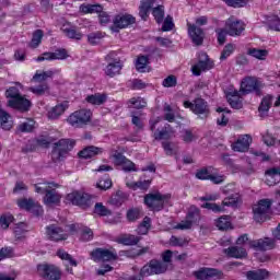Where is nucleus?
<instances>
[{
    "mask_svg": "<svg viewBox=\"0 0 280 280\" xmlns=\"http://www.w3.org/2000/svg\"><path fill=\"white\" fill-rule=\"evenodd\" d=\"M171 195H163L161 192L147 194L144 196V205L151 211H163L165 203L168 202Z\"/></svg>",
    "mask_w": 280,
    "mask_h": 280,
    "instance_id": "f257e3e1",
    "label": "nucleus"
},
{
    "mask_svg": "<svg viewBox=\"0 0 280 280\" xmlns=\"http://www.w3.org/2000/svg\"><path fill=\"white\" fill-rule=\"evenodd\" d=\"M75 145V141L70 139H61L55 143V147L51 152V160L54 163H58V161H62L69 152L73 150Z\"/></svg>",
    "mask_w": 280,
    "mask_h": 280,
    "instance_id": "f03ea898",
    "label": "nucleus"
},
{
    "mask_svg": "<svg viewBox=\"0 0 280 280\" xmlns=\"http://www.w3.org/2000/svg\"><path fill=\"white\" fill-rule=\"evenodd\" d=\"M167 264L161 260L151 259L140 269L138 275L145 279V277H152L154 275H165L167 272Z\"/></svg>",
    "mask_w": 280,
    "mask_h": 280,
    "instance_id": "7ed1b4c3",
    "label": "nucleus"
},
{
    "mask_svg": "<svg viewBox=\"0 0 280 280\" xmlns=\"http://www.w3.org/2000/svg\"><path fill=\"white\" fill-rule=\"evenodd\" d=\"M93 117V113L89 109H79L73 112L67 119L68 124L72 126V128H84V126H89L91 124V118Z\"/></svg>",
    "mask_w": 280,
    "mask_h": 280,
    "instance_id": "20e7f679",
    "label": "nucleus"
},
{
    "mask_svg": "<svg viewBox=\"0 0 280 280\" xmlns=\"http://www.w3.org/2000/svg\"><path fill=\"white\" fill-rule=\"evenodd\" d=\"M184 108H189L191 113L199 116V119H207L211 115L209 103L205 98H196L192 103L185 101Z\"/></svg>",
    "mask_w": 280,
    "mask_h": 280,
    "instance_id": "39448f33",
    "label": "nucleus"
},
{
    "mask_svg": "<svg viewBox=\"0 0 280 280\" xmlns=\"http://www.w3.org/2000/svg\"><path fill=\"white\" fill-rule=\"evenodd\" d=\"M272 207V200L261 199L257 205L253 207L254 220L256 222H266L270 218V209Z\"/></svg>",
    "mask_w": 280,
    "mask_h": 280,
    "instance_id": "423d86ee",
    "label": "nucleus"
},
{
    "mask_svg": "<svg viewBox=\"0 0 280 280\" xmlns=\"http://www.w3.org/2000/svg\"><path fill=\"white\" fill-rule=\"evenodd\" d=\"M68 202L80 207L81 209H89L93 207V200L91 199V195L80 191H73L67 195Z\"/></svg>",
    "mask_w": 280,
    "mask_h": 280,
    "instance_id": "0eeeda50",
    "label": "nucleus"
},
{
    "mask_svg": "<svg viewBox=\"0 0 280 280\" xmlns=\"http://www.w3.org/2000/svg\"><path fill=\"white\" fill-rule=\"evenodd\" d=\"M37 272L39 277L48 280H60L62 277L60 268L56 267L55 265H38Z\"/></svg>",
    "mask_w": 280,
    "mask_h": 280,
    "instance_id": "6e6552de",
    "label": "nucleus"
},
{
    "mask_svg": "<svg viewBox=\"0 0 280 280\" xmlns=\"http://www.w3.org/2000/svg\"><path fill=\"white\" fill-rule=\"evenodd\" d=\"M244 30H246V24L235 18H230L225 22V32L229 36H242Z\"/></svg>",
    "mask_w": 280,
    "mask_h": 280,
    "instance_id": "1a4fd4ad",
    "label": "nucleus"
},
{
    "mask_svg": "<svg viewBox=\"0 0 280 280\" xmlns=\"http://www.w3.org/2000/svg\"><path fill=\"white\" fill-rule=\"evenodd\" d=\"M91 257L94 261H115L117 252L104 248H96L91 252Z\"/></svg>",
    "mask_w": 280,
    "mask_h": 280,
    "instance_id": "9d476101",
    "label": "nucleus"
},
{
    "mask_svg": "<svg viewBox=\"0 0 280 280\" xmlns=\"http://www.w3.org/2000/svg\"><path fill=\"white\" fill-rule=\"evenodd\" d=\"M114 56H115V52H112L105 57V60L108 62V65L105 68V73L109 78H115V75H119V73L121 72V68H122L121 61H119V59L113 60Z\"/></svg>",
    "mask_w": 280,
    "mask_h": 280,
    "instance_id": "9b49d317",
    "label": "nucleus"
},
{
    "mask_svg": "<svg viewBox=\"0 0 280 280\" xmlns=\"http://www.w3.org/2000/svg\"><path fill=\"white\" fill-rule=\"evenodd\" d=\"M242 93H256V95H261V82L256 78H247L241 83Z\"/></svg>",
    "mask_w": 280,
    "mask_h": 280,
    "instance_id": "f8f14e48",
    "label": "nucleus"
},
{
    "mask_svg": "<svg viewBox=\"0 0 280 280\" xmlns=\"http://www.w3.org/2000/svg\"><path fill=\"white\" fill-rule=\"evenodd\" d=\"M188 35L191 38V42L197 47H200L205 43V31L198 27L196 24L187 23Z\"/></svg>",
    "mask_w": 280,
    "mask_h": 280,
    "instance_id": "ddd939ff",
    "label": "nucleus"
},
{
    "mask_svg": "<svg viewBox=\"0 0 280 280\" xmlns=\"http://www.w3.org/2000/svg\"><path fill=\"white\" fill-rule=\"evenodd\" d=\"M46 235L51 242H62L69 237V234L62 228L51 224L46 228Z\"/></svg>",
    "mask_w": 280,
    "mask_h": 280,
    "instance_id": "4468645a",
    "label": "nucleus"
},
{
    "mask_svg": "<svg viewBox=\"0 0 280 280\" xmlns=\"http://www.w3.org/2000/svg\"><path fill=\"white\" fill-rule=\"evenodd\" d=\"M18 206L20 209H24L25 211H32L35 215H43V207L32 198L19 199Z\"/></svg>",
    "mask_w": 280,
    "mask_h": 280,
    "instance_id": "2eb2a0df",
    "label": "nucleus"
},
{
    "mask_svg": "<svg viewBox=\"0 0 280 280\" xmlns=\"http://www.w3.org/2000/svg\"><path fill=\"white\" fill-rule=\"evenodd\" d=\"M192 275L198 280H218L222 276V272L213 268H201L197 271H194Z\"/></svg>",
    "mask_w": 280,
    "mask_h": 280,
    "instance_id": "dca6fc26",
    "label": "nucleus"
},
{
    "mask_svg": "<svg viewBox=\"0 0 280 280\" xmlns=\"http://www.w3.org/2000/svg\"><path fill=\"white\" fill-rule=\"evenodd\" d=\"M277 246L275 238L265 237L256 241L249 242V248H255L256 250H272Z\"/></svg>",
    "mask_w": 280,
    "mask_h": 280,
    "instance_id": "f3484780",
    "label": "nucleus"
},
{
    "mask_svg": "<svg viewBox=\"0 0 280 280\" xmlns=\"http://www.w3.org/2000/svg\"><path fill=\"white\" fill-rule=\"evenodd\" d=\"M250 143H253V138L249 135H243L232 143V150L234 152H248Z\"/></svg>",
    "mask_w": 280,
    "mask_h": 280,
    "instance_id": "a211bd4d",
    "label": "nucleus"
},
{
    "mask_svg": "<svg viewBox=\"0 0 280 280\" xmlns=\"http://www.w3.org/2000/svg\"><path fill=\"white\" fill-rule=\"evenodd\" d=\"M153 137L155 141H170L172 137H174V127L170 124H165L162 129H158L154 133Z\"/></svg>",
    "mask_w": 280,
    "mask_h": 280,
    "instance_id": "6ab92c4d",
    "label": "nucleus"
},
{
    "mask_svg": "<svg viewBox=\"0 0 280 280\" xmlns=\"http://www.w3.org/2000/svg\"><path fill=\"white\" fill-rule=\"evenodd\" d=\"M8 106L10 108H16L18 110L27 112L30 110V106H32V102L20 95L15 100H9Z\"/></svg>",
    "mask_w": 280,
    "mask_h": 280,
    "instance_id": "aec40b11",
    "label": "nucleus"
},
{
    "mask_svg": "<svg viewBox=\"0 0 280 280\" xmlns=\"http://www.w3.org/2000/svg\"><path fill=\"white\" fill-rule=\"evenodd\" d=\"M100 154H104V148L89 145L81 150L78 155L80 159H94V156H100Z\"/></svg>",
    "mask_w": 280,
    "mask_h": 280,
    "instance_id": "412c9836",
    "label": "nucleus"
},
{
    "mask_svg": "<svg viewBox=\"0 0 280 280\" xmlns=\"http://www.w3.org/2000/svg\"><path fill=\"white\" fill-rule=\"evenodd\" d=\"M136 19L130 14L126 15H116L114 19V28L115 30H124V27H128V25L135 24Z\"/></svg>",
    "mask_w": 280,
    "mask_h": 280,
    "instance_id": "4be33fe9",
    "label": "nucleus"
},
{
    "mask_svg": "<svg viewBox=\"0 0 280 280\" xmlns=\"http://www.w3.org/2000/svg\"><path fill=\"white\" fill-rule=\"evenodd\" d=\"M223 253L226 255V257H231L233 259H244L248 257L246 248L240 246L228 247L223 249Z\"/></svg>",
    "mask_w": 280,
    "mask_h": 280,
    "instance_id": "5701e85b",
    "label": "nucleus"
},
{
    "mask_svg": "<svg viewBox=\"0 0 280 280\" xmlns=\"http://www.w3.org/2000/svg\"><path fill=\"white\" fill-rule=\"evenodd\" d=\"M156 5V0H141L139 7V16L142 21H148L150 16V10Z\"/></svg>",
    "mask_w": 280,
    "mask_h": 280,
    "instance_id": "b1692460",
    "label": "nucleus"
},
{
    "mask_svg": "<svg viewBox=\"0 0 280 280\" xmlns=\"http://www.w3.org/2000/svg\"><path fill=\"white\" fill-rule=\"evenodd\" d=\"M266 184L269 187L278 185L280 183V168H270L265 172Z\"/></svg>",
    "mask_w": 280,
    "mask_h": 280,
    "instance_id": "393cba45",
    "label": "nucleus"
},
{
    "mask_svg": "<svg viewBox=\"0 0 280 280\" xmlns=\"http://www.w3.org/2000/svg\"><path fill=\"white\" fill-rule=\"evenodd\" d=\"M241 205H242V196L237 192L225 197L222 201L223 208L231 207L232 209H237V207H240Z\"/></svg>",
    "mask_w": 280,
    "mask_h": 280,
    "instance_id": "a878e982",
    "label": "nucleus"
},
{
    "mask_svg": "<svg viewBox=\"0 0 280 280\" xmlns=\"http://www.w3.org/2000/svg\"><path fill=\"white\" fill-rule=\"evenodd\" d=\"M61 198L62 196H60V194L52 188L44 196V205H47V207H51V205H60Z\"/></svg>",
    "mask_w": 280,
    "mask_h": 280,
    "instance_id": "bb28decb",
    "label": "nucleus"
},
{
    "mask_svg": "<svg viewBox=\"0 0 280 280\" xmlns=\"http://www.w3.org/2000/svg\"><path fill=\"white\" fill-rule=\"evenodd\" d=\"M213 69V62L211 60H199L197 65L192 66L191 71L194 75H200L202 71H209Z\"/></svg>",
    "mask_w": 280,
    "mask_h": 280,
    "instance_id": "cd10ccee",
    "label": "nucleus"
},
{
    "mask_svg": "<svg viewBox=\"0 0 280 280\" xmlns=\"http://www.w3.org/2000/svg\"><path fill=\"white\" fill-rule=\"evenodd\" d=\"M141 242V236H136L133 234H122L118 237V244L124 246H137Z\"/></svg>",
    "mask_w": 280,
    "mask_h": 280,
    "instance_id": "c85d7f7f",
    "label": "nucleus"
},
{
    "mask_svg": "<svg viewBox=\"0 0 280 280\" xmlns=\"http://www.w3.org/2000/svg\"><path fill=\"white\" fill-rule=\"evenodd\" d=\"M245 277L248 280H265L270 277V272L266 269L250 270L245 273Z\"/></svg>",
    "mask_w": 280,
    "mask_h": 280,
    "instance_id": "c756f323",
    "label": "nucleus"
},
{
    "mask_svg": "<svg viewBox=\"0 0 280 280\" xmlns=\"http://www.w3.org/2000/svg\"><path fill=\"white\" fill-rule=\"evenodd\" d=\"M228 102L230 106L236 110H240L244 106L242 98L240 97V92L237 91H233L228 94Z\"/></svg>",
    "mask_w": 280,
    "mask_h": 280,
    "instance_id": "7c9ffc66",
    "label": "nucleus"
},
{
    "mask_svg": "<svg viewBox=\"0 0 280 280\" xmlns=\"http://www.w3.org/2000/svg\"><path fill=\"white\" fill-rule=\"evenodd\" d=\"M61 31L68 38H72L74 40H82V33H80V31L75 30L74 27L63 25L61 27Z\"/></svg>",
    "mask_w": 280,
    "mask_h": 280,
    "instance_id": "2f4dec72",
    "label": "nucleus"
},
{
    "mask_svg": "<svg viewBox=\"0 0 280 280\" xmlns=\"http://www.w3.org/2000/svg\"><path fill=\"white\" fill-rule=\"evenodd\" d=\"M107 97L106 94H92L89 95L85 101L88 104H92L93 106H102V104H104L106 102Z\"/></svg>",
    "mask_w": 280,
    "mask_h": 280,
    "instance_id": "473e14b6",
    "label": "nucleus"
},
{
    "mask_svg": "<svg viewBox=\"0 0 280 280\" xmlns=\"http://www.w3.org/2000/svg\"><path fill=\"white\" fill-rule=\"evenodd\" d=\"M163 120L168 121V124H174L176 121V114L172 105L165 103L163 107Z\"/></svg>",
    "mask_w": 280,
    "mask_h": 280,
    "instance_id": "72a5a7b5",
    "label": "nucleus"
},
{
    "mask_svg": "<svg viewBox=\"0 0 280 280\" xmlns=\"http://www.w3.org/2000/svg\"><path fill=\"white\" fill-rule=\"evenodd\" d=\"M186 219L192 224H198L200 222V210L196 206H190Z\"/></svg>",
    "mask_w": 280,
    "mask_h": 280,
    "instance_id": "f704fd0d",
    "label": "nucleus"
},
{
    "mask_svg": "<svg viewBox=\"0 0 280 280\" xmlns=\"http://www.w3.org/2000/svg\"><path fill=\"white\" fill-rule=\"evenodd\" d=\"M67 110L66 104H59L48 112V119H58Z\"/></svg>",
    "mask_w": 280,
    "mask_h": 280,
    "instance_id": "c9c22d12",
    "label": "nucleus"
},
{
    "mask_svg": "<svg viewBox=\"0 0 280 280\" xmlns=\"http://www.w3.org/2000/svg\"><path fill=\"white\" fill-rule=\"evenodd\" d=\"M94 213L96 215H100L101 218H106L108 215H113V211H110V209L106 208V206H104V203H102V202L95 203Z\"/></svg>",
    "mask_w": 280,
    "mask_h": 280,
    "instance_id": "e433bc0d",
    "label": "nucleus"
},
{
    "mask_svg": "<svg viewBox=\"0 0 280 280\" xmlns=\"http://www.w3.org/2000/svg\"><path fill=\"white\" fill-rule=\"evenodd\" d=\"M248 56L256 58L257 60H266L268 58V50L258 49V48H249L247 50Z\"/></svg>",
    "mask_w": 280,
    "mask_h": 280,
    "instance_id": "4c0bfd02",
    "label": "nucleus"
},
{
    "mask_svg": "<svg viewBox=\"0 0 280 280\" xmlns=\"http://www.w3.org/2000/svg\"><path fill=\"white\" fill-rule=\"evenodd\" d=\"M36 194H47V191L51 190L52 187H58V185L54 183H38L34 185Z\"/></svg>",
    "mask_w": 280,
    "mask_h": 280,
    "instance_id": "58836bf2",
    "label": "nucleus"
},
{
    "mask_svg": "<svg viewBox=\"0 0 280 280\" xmlns=\"http://www.w3.org/2000/svg\"><path fill=\"white\" fill-rule=\"evenodd\" d=\"M152 15L154 16L156 23H163V19H165V7L158 4L155 8H153Z\"/></svg>",
    "mask_w": 280,
    "mask_h": 280,
    "instance_id": "ea45409f",
    "label": "nucleus"
},
{
    "mask_svg": "<svg viewBox=\"0 0 280 280\" xmlns=\"http://www.w3.org/2000/svg\"><path fill=\"white\" fill-rule=\"evenodd\" d=\"M102 10H104V8L100 4H82L81 5V11L84 12V14H93L95 12L100 14Z\"/></svg>",
    "mask_w": 280,
    "mask_h": 280,
    "instance_id": "a19ab883",
    "label": "nucleus"
},
{
    "mask_svg": "<svg viewBox=\"0 0 280 280\" xmlns=\"http://www.w3.org/2000/svg\"><path fill=\"white\" fill-rule=\"evenodd\" d=\"M150 63V59H148V56H139L136 61V69L140 73H145V68Z\"/></svg>",
    "mask_w": 280,
    "mask_h": 280,
    "instance_id": "79ce46f5",
    "label": "nucleus"
},
{
    "mask_svg": "<svg viewBox=\"0 0 280 280\" xmlns=\"http://www.w3.org/2000/svg\"><path fill=\"white\" fill-rule=\"evenodd\" d=\"M43 31L42 30H36L33 33V37L32 40L30 43V47H32V49H36V47H38V45H40V43H43Z\"/></svg>",
    "mask_w": 280,
    "mask_h": 280,
    "instance_id": "37998d69",
    "label": "nucleus"
},
{
    "mask_svg": "<svg viewBox=\"0 0 280 280\" xmlns=\"http://www.w3.org/2000/svg\"><path fill=\"white\" fill-rule=\"evenodd\" d=\"M201 209H208V211H213V213H224L225 209L223 205L218 203H211V202H205L201 205Z\"/></svg>",
    "mask_w": 280,
    "mask_h": 280,
    "instance_id": "c03bdc74",
    "label": "nucleus"
},
{
    "mask_svg": "<svg viewBox=\"0 0 280 280\" xmlns=\"http://www.w3.org/2000/svg\"><path fill=\"white\" fill-rule=\"evenodd\" d=\"M104 36H106V33H102L100 31L90 33L88 35V42L90 43V45H100V42L102 40V38H104Z\"/></svg>",
    "mask_w": 280,
    "mask_h": 280,
    "instance_id": "a18cd8bd",
    "label": "nucleus"
},
{
    "mask_svg": "<svg viewBox=\"0 0 280 280\" xmlns=\"http://www.w3.org/2000/svg\"><path fill=\"white\" fill-rule=\"evenodd\" d=\"M270 106H272V96H265L258 107L259 113L264 115V113H268L270 110Z\"/></svg>",
    "mask_w": 280,
    "mask_h": 280,
    "instance_id": "49530a36",
    "label": "nucleus"
},
{
    "mask_svg": "<svg viewBox=\"0 0 280 280\" xmlns=\"http://www.w3.org/2000/svg\"><path fill=\"white\" fill-rule=\"evenodd\" d=\"M267 25L269 30H272L273 32H280V19L277 15L269 16L267 19Z\"/></svg>",
    "mask_w": 280,
    "mask_h": 280,
    "instance_id": "de8ad7c7",
    "label": "nucleus"
},
{
    "mask_svg": "<svg viewBox=\"0 0 280 280\" xmlns=\"http://www.w3.org/2000/svg\"><path fill=\"white\" fill-rule=\"evenodd\" d=\"M48 78H54V71L48 70V71H37L34 77L33 80H35V82H45V80H47Z\"/></svg>",
    "mask_w": 280,
    "mask_h": 280,
    "instance_id": "09e8293b",
    "label": "nucleus"
},
{
    "mask_svg": "<svg viewBox=\"0 0 280 280\" xmlns=\"http://www.w3.org/2000/svg\"><path fill=\"white\" fill-rule=\"evenodd\" d=\"M129 106H133V108H137L138 110L141 108H145L148 106V102L141 97H132L128 102Z\"/></svg>",
    "mask_w": 280,
    "mask_h": 280,
    "instance_id": "8fccbe9b",
    "label": "nucleus"
},
{
    "mask_svg": "<svg viewBox=\"0 0 280 280\" xmlns=\"http://www.w3.org/2000/svg\"><path fill=\"white\" fill-rule=\"evenodd\" d=\"M57 255L60 259H63L65 261H69L70 266H74V267L78 266V261L73 259L71 254L65 252V249H59L57 252Z\"/></svg>",
    "mask_w": 280,
    "mask_h": 280,
    "instance_id": "3c124183",
    "label": "nucleus"
},
{
    "mask_svg": "<svg viewBox=\"0 0 280 280\" xmlns=\"http://www.w3.org/2000/svg\"><path fill=\"white\" fill-rule=\"evenodd\" d=\"M217 226L219 231H228V229H231V220L226 215L221 217L217 220Z\"/></svg>",
    "mask_w": 280,
    "mask_h": 280,
    "instance_id": "603ef678",
    "label": "nucleus"
},
{
    "mask_svg": "<svg viewBox=\"0 0 280 280\" xmlns=\"http://www.w3.org/2000/svg\"><path fill=\"white\" fill-rule=\"evenodd\" d=\"M12 222H14V217L11 213H5L0 217L1 229H9Z\"/></svg>",
    "mask_w": 280,
    "mask_h": 280,
    "instance_id": "864d4df0",
    "label": "nucleus"
},
{
    "mask_svg": "<svg viewBox=\"0 0 280 280\" xmlns=\"http://www.w3.org/2000/svg\"><path fill=\"white\" fill-rule=\"evenodd\" d=\"M96 187L103 191H106V189H110V187H113V180H110L108 177H103L98 180Z\"/></svg>",
    "mask_w": 280,
    "mask_h": 280,
    "instance_id": "5fc2aeb1",
    "label": "nucleus"
},
{
    "mask_svg": "<svg viewBox=\"0 0 280 280\" xmlns=\"http://www.w3.org/2000/svg\"><path fill=\"white\" fill-rule=\"evenodd\" d=\"M235 51V45L233 44H228L224 46L223 50L221 51L220 60H226L231 54Z\"/></svg>",
    "mask_w": 280,
    "mask_h": 280,
    "instance_id": "6e6d98bb",
    "label": "nucleus"
},
{
    "mask_svg": "<svg viewBox=\"0 0 280 280\" xmlns=\"http://www.w3.org/2000/svg\"><path fill=\"white\" fill-rule=\"evenodd\" d=\"M32 93L35 95H45L49 92V85L47 83L31 88Z\"/></svg>",
    "mask_w": 280,
    "mask_h": 280,
    "instance_id": "4d7b16f0",
    "label": "nucleus"
},
{
    "mask_svg": "<svg viewBox=\"0 0 280 280\" xmlns=\"http://www.w3.org/2000/svg\"><path fill=\"white\" fill-rule=\"evenodd\" d=\"M67 58H69V54L65 48L57 49L52 52V60H67Z\"/></svg>",
    "mask_w": 280,
    "mask_h": 280,
    "instance_id": "13d9d810",
    "label": "nucleus"
},
{
    "mask_svg": "<svg viewBox=\"0 0 280 280\" xmlns=\"http://www.w3.org/2000/svg\"><path fill=\"white\" fill-rule=\"evenodd\" d=\"M174 30V19L172 15H167L162 25V32H172Z\"/></svg>",
    "mask_w": 280,
    "mask_h": 280,
    "instance_id": "bf43d9fd",
    "label": "nucleus"
},
{
    "mask_svg": "<svg viewBox=\"0 0 280 280\" xmlns=\"http://www.w3.org/2000/svg\"><path fill=\"white\" fill-rule=\"evenodd\" d=\"M120 166L122 167L124 172H137V165L128 158H126V160L122 162V165Z\"/></svg>",
    "mask_w": 280,
    "mask_h": 280,
    "instance_id": "052dcab7",
    "label": "nucleus"
},
{
    "mask_svg": "<svg viewBox=\"0 0 280 280\" xmlns=\"http://www.w3.org/2000/svg\"><path fill=\"white\" fill-rule=\"evenodd\" d=\"M141 218V210L138 208H133L131 210H128L127 212V219L129 222H135V220H139Z\"/></svg>",
    "mask_w": 280,
    "mask_h": 280,
    "instance_id": "680f3d73",
    "label": "nucleus"
},
{
    "mask_svg": "<svg viewBox=\"0 0 280 280\" xmlns=\"http://www.w3.org/2000/svg\"><path fill=\"white\" fill-rule=\"evenodd\" d=\"M21 96V92L18 90L16 86H11L5 91V97L10 100H18Z\"/></svg>",
    "mask_w": 280,
    "mask_h": 280,
    "instance_id": "e2e57ef3",
    "label": "nucleus"
},
{
    "mask_svg": "<svg viewBox=\"0 0 280 280\" xmlns=\"http://www.w3.org/2000/svg\"><path fill=\"white\" fill-rule=\"evenodd\" d=\"M33 130H34V120H27L26 122L19 125L20 132H32Z\"/></svg>",
    "mask_w": 280,
    "mask_h": 280,
    "instance_id": "0e129e2a",
    "label": "nucleus"
},
{
    "mask_svg": "<svg viewBox=\"0 0 280 280\" xmlns=\"http://www.w3.org/2000/svg\"><path fill=\"white\" fill-rule=\"evenodd\" d=\"M225 3L230 8H244V5L248 4V0H228Z\"/></svg>",
    "mask_w": 280,
    "mask_h": 280,
    "instance_id": "69168bd1",
    "label": "nucleus"
},
{
    "mask_svg": "<svg viewBox=\"0 0 280 280\" xmlns=\"http://www.w3.org/2000/svg\"><path fill=\"white\" fill-rule=\"evenodd\" d=\"M91 240H93V230L89 228L83 229L81 233V241L91 242Z\"/></svg>",
    "mask_w": 280,
    "mask_h": 280,
    "instance_id": "338daca9",
    "label": "nucleus"
},
{
    "mask_svg": "<svg viewBox=\"0 0 280 280\" xmlns=\"http://www.w3.org/2000/svg\"><path fill=\"white\" fill-rule=\"evenodd\" d=\"M163 86L166 89H170L172 86H176V77L175 75H168L166 79L163 80Z\"/></svg>",
    "mask_w": 280,
    "mask_h": 280,
    "instance_id": "774afa93",
    "label": "nucleus"
}]
</instances>
